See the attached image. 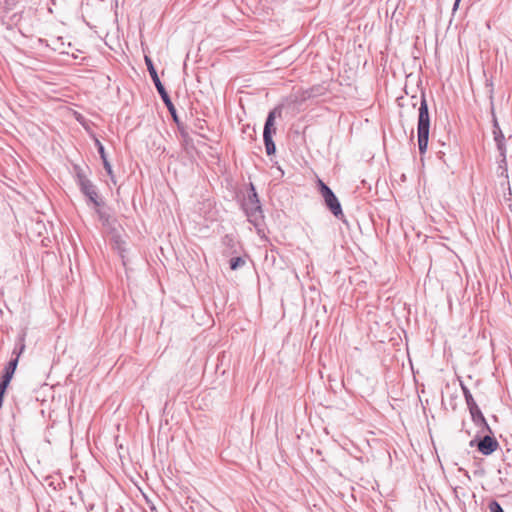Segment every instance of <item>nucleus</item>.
Listing matches in <instances>:
<instances>
[{"mask_svg":"<svg viewBox=\"0 0 512 512\" xmlns=\"http://www.w3.org/2000/svg\"><path fill=\"white\" fill-rule=\"evenodd\" d=\"M430 133V114L425 92H421L420 106L418 109L417 137L418 148L421 155L425 154L428 148Z\"/></svg>","mask_w":512,"mask_h":512,"instance_id":"1","label":"nucleus"},{"mask_svg":"<svg viewBox=\"0 0 512 512\" xmlns=\"http://www.w3.org/2000/svg\"><path fill=\"white\" fill-rule=\"evenodd\" d=\"M145 64L147 66L149 75H150L163 103L165 104L166 108L168 109L171 117L176 119L177 110H176L173 102L171 101V98H170L168 92L166 91L164 85L162 84V82L158 76L157 70L154 66L152 59L148 56H145Z\"/></svg>","mask_w":512,"mask_h":512,"instance_id":"2","label":"nucleus"},{"mask_svg":"<svg viewBox=\"0 0 512 512\" xmlns=\"http://www.w3.org/2000/svg\"><path fill=\"white\" fill-rule=\"evenodd\" d=\"M242 206L248 217V220L251 223L256 225L257 222L263 218V211L260 204V200L256 192L255 186L252 183H250L247 198L244 199Z\"/></svg>","mask_w":512,"mask_h":512,"instance_id":"3","label":"nucleus"},{"mask_svg":"<svg viewBox=\"0 0 512 512\" xmlns=\"http://www.w3.org/2000/svg\"><path fill=\"white\" fill-rule=\"evenodd\" d=\"M469 446L475 447L482 455L489 456L493 454L500 445L491 430V433H477V435L470 440Z\"/></svg>","mask_w":512,"mask_h":512,"instance_id":"4","label":"nucleus"},{"mask_svg":"<svg viewBox=\"0 0 512 512\" xmlns=\"http://www.w3.org/2000/svg\"><path fill=\"white\" fill-rule=\"evenodd\" d=\"M318 191L324 199V203L329 211L338 219L344 217L341 203L332 189L325 184L321 179L317 181Z\"/></svg>","mask_w":512,"mask_h":512,"instance_id":"5","label":"nucleus"},{"mask_svg":"<svg viewBox=\"0 0 512 512\" xmlns=\"http://www.w3.org/2000/svg\"><path fill=\"white\" fill-rule=\"evenodd\" d=\"M470 415L475 426L479 428L478 433H491V427L486 421L482 411L479 407H475L473 410H470Z\"/></svg>","mask_w":512,"mask_h":512,"instance_id":"6","label":"nucleus"},{"mask_svg":"<svg viewBox=\"0 0 512 512\" xmlns=\"http://www.w3.org/2000/svg\"><path fill=\"white\" fill-rule=\"evenodd\" d=\"M80 191L87 197L88 201L93 203L94 206L100 207L104 204L98 195L97 187L92 183H86L80 188Z\"/></svg>","mask_w":512,"mask_h":512,"instance_id":"7","label":"nucleus"},{"mask_svg":"<svg viewBox=\"0 0 512 512\" xmlns=\"http://www.w3.org/2000/svg\"><path fill=\"white\" fill-rule=\"evenodd\" d=\"M281 114H282L281 106L275 107L268 113L267 118L265 120V124H264L263 135H270V134L276 133V129L274 128L275 119L277 116L281 117Z\"/></svg>","mask_w":512,"mask_h":512,"instance_id":"8","label":"nucleus"},{"mask_svg":"<svg viewBox=\"0 0 512 512\" xmlns=\"http://www.w3.org/2000/svg\"><path fill=\"white\" fill-rule=\"evenodd\" d=\"M175 124L177 125L178 131L180 133L181 141L185 149H194L193 139L190 137L187 127L180 121L178 114L176 113V119L172 118Z\"/></svg>","mask_w":512,"mask_h":512,"instance_id":"9","label":"nucleus"},{"mask_svg":"<svg viewBox=\"0 0 512 512\" xmlns=\"http://www.w3.org/2000/svg\"><path fill=\"white\" fill-rule=\"evenodd\" d=\"M461 389H462L463 396L465 398V402H466V405H467L469 411L473 410L475 407H479L477 405L476 401L474 400L468 387L465 386L463 383H461Z\"/></svg>","mask_w":512,"mask_h":512,"instance_id":"10","label":"nucleus"},{"mask_svg":"<svg viewBox=\"0 0 512 512\" xmlns=\"http://www.w3.org/2000/svg\"><path fill=\"white\" fill-rule=\"evenodd\" d=\"M24 350H25V334H22V335H19L16 340L14 349L12 351V357L19 358L20 355L24 352Z\"/></svg>","mask_w":512,"mask_h":512,"instance_id":"11","label":"nucleus"},{"mask_svg":"<svg viewBox=\"0 0 512 512\" xmlns=\"http://www.w3.org/2000/svg\"><path fill=\"white\" fill-rule=\"evenodd\" d=\"M493 135H494V141L496 144L502 143L505 141L504 134H503L502 130L500 129V126H499L498 121L494 114H493Z\"/></svg>","mask_w":512,"mask_h":512,"instance_id":"12","label":"nucleus"},{"mask_svg":"<svg viewBox=\"0 0 512 512\" xmlns=\"http://www.w3.org/2000/svg\"><path fill=\"white\" fill-rule=\"evenodd\" d=\"M273 134L263 135L264 145L267 155L271 156L276 152V145L273 141Z\"/></svg>","mask_w":512,"mask_h":512,"instance_id":"13","label":"nucleus"},{"mask_svg":"<svg viewBox=\"0 0 512 512\" xmlns=\"http://www.w3.org/2000/svg\"><path fill=\"white\" fill-rule=\"evenodd\" d=\"M75 169H76V181H77L79 188L83 187L84 184L91 182L87 178V176L85 175L84 171L81 168L75 167Z\"/></svg>","mask_w":512,"mask_h":512,"instance_id":"14","label":"nucleus"},{"mask_svg":"<svg viewBox=\"0 0 512 512\" xmlns=\"http://www.w3.org/2000/svg\"><path fill=\"white\" fill-rule=\"evenodd\" d=\"M95 146L97 148V151L100 155V158L103 162V166H105V163H110L108 161V158H107V155H106V152H105V148L103 146V144L98 140V139H95Z\"/></svg>","mask_w":512,"mask_h":512,"instance_id":"15","label":"nucleus"},{"mask_svg":"<svg viewBox=\"0 0 512 512\" xmlns=\"http://www.w3.org/2000/svg\"><path fill=\"white\" fill-rule=\"evenodd\" d=\"M245 264V260L242 257H233L229 261L231 270H237Z\"/></svg>","mask_w":512,"mask_h":512,"instance_id":"16","label":"nucleus"},{"mask_svg":"<svg viewBox=\"0 0 512 512\" xmlns=\"http://www.w3.org/2000/svg\"><path fill=\"white\" fill-rule=\"evenodd\" d=\"M18 362H19V358L12 357L9 360V362L5 365L4 369L7 370V371L15 373L17 365H18Z\"/></svg>","mask_w":512,"mask_h":512,"instance_id":"17","label":"nucleus"},{"mask_svg":"<svg viewBox=\"0 0 512 512\" xmlns=\"http://www.w3.org/2000/svg\"><path fill=\"white\" fill-rule=\"evenodd\" d=\"M96 213L98 214V217H99L100 221H102L103 224L109 223V218H110L109 213L100 209V207H97Z\"/></svg>","mask_w":512,"mask_h":512,"instance_id":"18","label":"nucleus"},{"mask_svg":"<svg viewBox=\"0 0 512 512\" xmlns=\"http://www.w3.org/2000/svg\"><path fill=\"white\" fill-rule=\"evenodd\" d=\"M490 512H504L502 506L497 500H491L488 504Z\"/></svg>","mask_w":512,"mask_h":512,"instance_id":"19","label":"nucleus"},{"mask_svg":"<svg viewBox=\"0 0 512 512\" xmlns=\"http://www.w3.org/2000/svg\"><path fill=\"white\" fill-rule=\"evenodd\" d=\"M486 88H487V94L490 99L491 105H493V99H494V87L492 80H486Z\"/></svg>","mask_w":512,"mask_h":512,"instance_id":"20","label":"nucleus"},{"mask_svg":"<svg viewBox=\"0 0 512 512\" xmlns=\"http://www.w3.org/2000/svg\"><path fill=\"white\" fill-rule=\"evenodd\" d=\"M496 146H497V150L499 151V154H500V157H501V161L505 162V160H506V145H505V141L502 142V143L496 144Z\"/></svg>","mask_w":512,"mask_h":512,"instance_id":"21","label":"nucleus"},{"mask_svg":"<svg viewBox=\"0 0 512 512\" xmlns=\"http://www.w3.org/2000/svg\"><path fill=\"white\" fill-rule=\"evenodd\" d=\"M104 169L107 172V174L109 175L110 179L115 183L114 173H113L111 164L105 163Z\"/></svg>","mask_w":512,"mask_h":512,"instance_id":"22","label":"nucleus"},{"mask_svg":"<svg viewBox=\"0 0 512 512\" xmlns=\"http://www.w3.org/2000/svg\"><path fill=\"white\" fill-rule=\"evenodd\" d=\"M206 122L204 120H197V123L195 124L196 128L203 130Z\"/></svg>","mask_w":512,"mask_h":512,"instance_id":"23","label":"nucleus"},{"mask_svg":"<svg viewBox=\"0 0 512 512\" xmlns=\"http://www.w3.org/2000/svg\"><path fill=\"white\" fill-rule=\"evenodd\" d=\"M461 0H455L453 5V11L457 10Z\"/></svg>","mask_w":512,"mask_h":512,"instance_id":"24","label":"nucleus"},{"mask_svg":"<svg viewBox=\"0 0 512 512\" xmlns=\"http://www.w3.org/2000/svg\"><path fill=\"white\" fill-rule=\"evenodd\" d=\"M444 155H445V153L441 150L437 152V156L439 159H443Z\"/></svg>","mask_w":512,"mask_h":512,"instance_id":"25","label":"nucleus"},{"mask_svg":"<svg viewBox=\"0 0 512 512\" xmlns=\"http://www.w3.org/2000/svg\"><path fill=\"white\" fill-rule=\"evenodd\" d=\"M152 511H153V512H157L155 507H153V508H152Z\"/></svg>","mask_w":512,"mask_h":512,"instance_id":"26","label":"nucleus"}]
</instances>
